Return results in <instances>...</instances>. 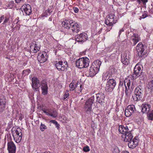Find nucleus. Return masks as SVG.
<instances>
[{
  "instance_id": "nucleus-1",
  "label": "nucleus",
  "mask_w": 153,
  "mask_h": 153,
  "mask_svg": "<svg viewBox=\"0 0 153 153\" xmlns=\"http://www.w3.org/2000/svg\"><path fill=\"white\" fill-rule=\"evenodd\" d=\"M62 25L65 28L68 29L71 33H77L80 31L79 25L72 20H65L62 22Z\"/></svg>"
},
{
  "instance_id": "nucleus-2",
  "label": "nucleus",
  "mask_w": 153,
  "mask_h": 153,
  "mask_svg": "<svg viewBox=\"0 0 153 153\" xmlns=\"http://www.w3.org/2000/svg\"><path fill=\"white\" fill-rule=\"evenodd\" d=\"M89 62V59L87 57L80 58L76 61V66L79 68H87Z\"/></svg>"
},
{
  "instance_id": "nucleus-3",
  "label": "nucleus",
  "mask_w": 153,
  "mask_h": 153,
  "mask_svg": "<svg viewBox=\"0 0 153 153\" xmlns=\"http://www.w3.org/2000/svg\"><path fill=\"white\" fill-rule=\"evenodd\" d=\"M136 49L137 52V54L142 59L144 58L147 55V53L145 51L146 47L143 45L142 42L139 43L136 47Z\"/></svg>"
},
{
  "instance_id": "nucleus-4",
  "label": "nucleus",
  "mask_w": 153,
  "mask_h": 153,
  "mask_svg": "<svg viewBox=\"0 0 153 153\" xmlns=\"http://www.w3.org/2000/svg\"><path fill=\"white\" fill-rule=\"evenodd\" d=\"M94 96H92L85 103L84 106L85 111L88 114H90L92 111V106L94 101Z\"/></svg>"
},
{
  "instance_id": "nucleus-5",
  "label": "nucleus",
  "mask_w": 153,
  "mask_h": 153,
  "mask_svg": "<svg viewBox=\"0 0 153 153\" xmlns=\"http://www.w3.org/2000/svg\"><path fill=\"white\" fill-rule=\"evenodd\" d=\"M134 92L135 96L133 97V100L135 101H138L142 98L143 89L141 86L139 85L135 88Z\"/></svg>"
},
{
  "instance_id": "nucleus-6",
  "label": "nucleus",
  "mask_w": 153,
  "mask_h": 153,
  "mask_svg": "<svg viewBox=\"0 0 153 153\" xmlns=\"http://www.w3.org/2000/svg\"><path fill=\"white\" fill-rule=\"evenodd\" d=\"M56 67L59 71H66L68 68L67 62H64L63 63L62 61H56L55 63Z\"/></svg>"
},
{
  "instance_id": "nucleus-7",
  "label": "nucleus",
  "mask_w": 153,
  "mask_h": 153,
  "mask_svg": "<svg viewBox=\"0 0 153 153\" xmlns=\"http://www.w3.org/2000/svg\"><path fill=\"white\" fill-rule=\"evenodd\" d=\"M116 84L115 80L113 79H109L107 82L105 87V90L108 92L112 91Z\"/></svg>"
},
{
  "instance_id": "nucleus-8",
  "label": "nucleus",
  "mask_w": 153,
  "mask_h": 153,
  "mask_svg": "<svg viewBox=\"0 0 153 153\" xmlns=\"http://www.w3.org/2000/svg\"><path fill=\"white\" fill-rule=\"evenodd\" d=\"M20 129L14 130L12 131V134L13 136L14 140L17 143L20 142L22 140V133Z\"/></svg>"
},
{
  "instance_id": "nucleus-9",
  "label": "nucleus",
  "mask_w": 153,
  "mask_h": 153,
  "mask_svg": "<svg viewBox=\"0 0 153 153\" xmlns=\"http://www.w3.org/2000/svg\"><path fill=\"white\" fill-rule=\"evenodd\" d=\"M88 35L85 33H82L75 36L76 41L80 44H82L88 39Z\"/></svg>"
},
{
  "instance_id": "nucleus-10",
  "label": "nucleus",
  "mask_w": 153,
  "mask_h": 153,
  "mask_svg": "<svg viewBox=\"0 0 153 153\" xmlns=\"http://www.w3.org/2000/svg\"><path fill=\"white\" fill-rule=\"evenodd\" d=\"M115 15L113 13H110L106 17L105 23L107 25L109 26H112L113 24L115 23L114 22Z\"/></svg>"
},
{
  "instance_id": "nucleus-11",
  "label": "nucleus",
  "mask_w": 153,
  "mask_h": 153,
  "mask_svg": "<svg viewBox=\"0 0 153 153\" xmlns=\"http://www.w3.org/2000/svg\"><path fill=\"white\" fill-rule=\"evenodd\" d=\"M142 73V70L140 66L136 65L134 68V72L133 74V78L134 79H136L137 77L141 76Z\"/></svg>"
},
{
  "instance_id": "nucleus-12",
  "label": "nucleus",
  "mask_w": 153,
  "mask_h": 153,
  "mask_svg": "<svg viewBox=\"0 0 153 153\" xmlns=\"http://www.w3.org/2000/svg\"><path fill=\"white\" fill-rule=\"evenodd\" d=\"M48 58V55L45 52L39 53L37 56L38 60L41 63L45 62L47 60Z\"/></svg>"
},
{
  "instance_id": "nucleus-13",
  "label": "nucleus",
  "mask_w": 153,
  "mask_h": 153,
  "mask_svg": "<svg viewBox=\"0 0 153 153\" xmlns=\"http://www.w3.org/2000/svg\"><path fill=\"white\" fill-rule=\"evenodd\" d=\"M135 110V106L133 105H128L125 111V114L126 117L130 116Z\"/></svg>"
},
{
  "instance_id": "nucleus-14",
  "label": "nucleus",
  "mask_w": 153,
  "mask_h": 153,
  "mask_svg": "<svg viewBox=\"0 0 153 153\" xmlns=\"http://www.w3.org/2000/svg\"><path fill=\"white\" fill-rule=\"evenodd\" d=\"M23 13H25L26 15H30L32 13V8L29 4H24L21 8Z\"/></svg>"
},
{
  "instance_id": "nucleus-15",
  "label": "nucleus",
  "mask_w": 153,
  "mask_h": 153,
  "mask_svg": "<svg viewBox=\"0 0 153 153\" xmlns=\"http://www.w3.org/2000/svg\"><path fill=\"white\" fill-rule=\"evenodd\" d=\"M32 86L35 91H37V89L40 86L39 80L36 77H33L32 78Z\"/></svg>"
},
{
  "instance_id": "nucleus-16",
  "label": "nucleus",
  "mask_w": 153,
  "mask_h": 153,
  "mask_svg": "<svg viewBox=\"0 0 153 153\" xmlns=\"http://www.w3.org/2000/svg\"><path fill=\"white\" fill-rule=\"evenodd\" d=\"M97 102L102 105L104 103L105 96L104 94L102 92L96 94Z\"/></svg>"
},
{
  "instance_id": "nucleus-17",
  "label": "nucleus",
  "mask_w": 153,
  "mask_h": 153,
  "mask_svg": "<svg viewBox=\"0 0 153 153\" xmlns=\"http://www.w3.org/2000/svg\"><path fill=\"white\" fill-rule=\"evenodd\" d=\"M16 146L12 141H10L7 143V149L9 153H15L16 151Z\"/></svg>"
},
{
  "instance_id": "nucleus-18",
  "label": "nucleus",
  "mask_w": 153,
  "mask_h": 153,
  "mask_svg": "<svg viewBox=\"0 0 153 153\" xmlns=\"http://www.w3.org/2000/svg\"><path fill=\"white\" fill-rule=\"evenodd\" d=\"M133 137V136L130 131L122 135L123 140L124 141L126 142H129L132 140Z\"/></svg>"
},
{
  "instance_id": "nucleus-19",
  "label": "nucleus",
  "mask_w": 153,
  "mask_h": 153,
  "mask_svg": "<svg viewBox=\"0 0 153 153\" xmlns=\"http://www.w3.org/2000/svg\"><path fill=\"white\" fill-rule=\"evenodd\" d=\"M136 138L135 137L133 139H132V140L128 142V145L130 148L133 149L136 147L138 144L139 140Z\"/></svg>"
},
{
  "instance_id": "nucleus-20",
  "label": "nucleus",
  "mask_w": 153,
  "mask_h": 153,
  "mask_svg": "<svg viewBox=\"0 0 153 153\" xmlns=\"http://www.w3.org/2000/svg\"><path fill=\"white\" fill-rule=\"evenodd\" d=\"M131 43L133 46H134L139 41L138 35L136 33H134L131 36Z\"/></svg>"
},
{
  "instance_id": "nucleus-21",
  "label": "nucleus",
  "mask_w": 153,
  "mask_h": 153,
  "mask_svg": "<svg viewBox=\"0 0 153 153\" xmlns=\"http://www.w3.org/2000/svg\"><path fill=\"white\" fill-rule=\"evenodd\" d=\"M151 105L148 103L143 104L142 105V111L143 113H148L150 111Z\"/></svg>"
},
{
  "instance_id": "nucleus-22",
  "label": "nucleus",
  "mask_w": 153,
  "mask_h": 153,
  "mask_svg": "<svg viewBox=\"0 0 153 153\" xmlns=\"http://www.w3.org/2000/svg\"><path fill=\"white\" fill-rule=\"evenodd\" d=\"M118 130L120 132L123 134V135L126 133H127V132H128L129 131H130L128 128L127 126H124L123 125H120L119 126Z\"/></svg>"
},
{
  "instance_id": "nucleus-23",
  "label": "nucleus",
  "mask_w": 153,
  "mask_h": 153,
  "mask_svg": "<svg viewBox=\"0 0 153 153\" xmlns=\"http://www.w3.org/2000/svg\"><path fill=\"white\" fill-rule=\"evenodd\" d=\"M97 68H95L91 66L89 71V76L90 77L93 76L97 74L99 71Z\"/></svg>"
},
{
  "instance_id": "nucleus-24",
  "label": "nucleus",
  "mask_w": 153,
  "mask_h": 153,
  "mask_svg": "<svg viewBox=\"0 0 153 153\" xmlns=\"http://www.w3.org/2000/svg\"><path fill=\"white\" fill-rule=\"evenodd\" d=\"M41 88L42 90V94L45 95L48 93V87L46 83H42L41 84Z\"/></svg>"
},
{
  "instance_id": "nucleus-25",
  "label": "nucleus",
  "mask_w": 153,
  "mask_h": 153,
  "mask_svg": "<svg viewBox=\"0 0 153 153\" xmlns=\"http://www.w3.org/2000/svg\"><path fill=\"white\" fill-rule=\"evenodd\" d=\"M102 63V62L99 60H97L94 61L92 64L91 66L94 68H97L100 70V67Z\"/></svg>"
},
{
  "instance_id": "nucleus-26",
  "label": "nucleus",
  "mask_w": 153,
  "mask_h": 153,
  "mask_svg": "<svg viewBox=\"0 0 153 153\" xmlns=\"http://www.w3.org/2000/svg\"><path fill=\"white\" fill-rule=\"evenodd\" d=\"M49 114L48 115L52 117L53 118H56L57 116V112L54 109H53L52 110L51 109H49Z\"/></svg>"
},
{
  "instance_id": "nucleus-27",
  "label": "nucleus",
  "mask_w": 153,
  "mask_h": 153,
  "mask_svg": "<svg viewBox=\"0 0 153 153\" xmlns=\"http://www.w3.org/2000/svg\"><path fill=\"white\" fill-rule=\"evenodd\" d=\"M52 11L53 10L51 8H48L44 11L42 16L47 17L48 16L50 15Z\"/></svg>"
},
{
  "instance_id": "nucleus-28",
  "label": "nucleus",
  "mask_w": 153,
  "mask_h": 153,
  "mask_svg": "<svg viewBox=\"0 0 153 153\" xmlns=\"http://www.w3.org/2000/svg\"><path fill=\"white\" fill-rule=\"evenodd\" d=\"M32 44H32L30 47V48H32V47H34L33 50L32 51L34 53H36L39 50L40 48L39 47L37 46V45L36 44L35 42L32 43Z\"/></svg>"
},
{
  "instance_id": "nucleus-29",
  "label": "nucleus",
  "mask_w": 153,
  "mask_h": 153,
  "mask_svg": "<svg viewBox=\"0 0 153 153\" xmlns=\"http://www.w3.org/2000/svg\"><path fill=\"white\" fill-rule=\"evenodd\" d=\"M124 85L126 90H128L130 89L131 82L130 80H127L124 81Z\"/></svg>"
},
{
  "instance_id": "nucleus-30",
  "label": "nucleus",
  "mask_w": 153,
  "mask_h": 153,
  "mask_svg": "<svg viewBox=\"0 0 153 153\" xmlns=\"http://www.w3.org/2000/svg\"><path fill=\"white\" fill-rule=\"evenodd\" d=\"M5 102H4L3 100H0V113L3 112L5 108Z\"/></svg>"
},
{
  "instance_id": "nucleus-31",
  "label": "nucleus",
  "mask_w": 153,
  "mask_h": 153,
  "mask_svg": "<svg viewBox=\"0 0 153 153\" xmlns=\"http://www.w3.org/2000/svg\"><path fill=\"white\" fill-rule=\"evenodd\" d=\"M121 61L123 64L125 65H127L129 63L128 60L127 58H125L124 55L122 56Z\"/></svg>"
},
{
  "instance_id": "nucleus-32",
  "label": "nucleus",
  "mask_w": 153,
  "mask_h": 153,
  "mask_svg": "<svg viewBox=\"0 0 153 153\" xmlns=\"http://www.w3.org/2000/svg\"><path fill=\"white\" fill-rule=\"evenodd\" d=\"M123 81H120V83L119 85L118 88L117 89L118 92L120 91L121 89L123 90Z\"/></svg>"
},
{
  "instance_id": "nucleus-33",
  "label": "nucleus",
  "mask_w": 153,
  "mask_h": 153,
  "mask_svg": "<svg viewBox=\"0 0 153 153\" xmlns=\"http://www.w3.org/2000/svg\"><path fill=\"white\" fill-rule=\"evenodd\" d=\"M147 118L149 120H153V110L149 114L147 113Z\"/></svg>"
},
{
  "instance_id": "nucleus-34",
  "label": "nucleus",
  "mask_w": 153,
  "mask_h": 153,
  "mask_svg": "<svg viewBox=\"0 0 153 153\" xmlns=\"http://www.w3.org/2000/svg\"><path fill=\"white\" fill-rule=\"evenodd\" d=\"M30 71L29 69H26L24 70L22 73V76H25L27 75H28L30 73Z\"/></svg>"
},
{
  "instance_id": "nucleus-35",
  "label": "nucleus",
  "mask_w": 153,
  "mask_h": 153,
  "mask_svg": "<svg viewBox=\"0 0 153 153\" xmlns=\"http://www.w3.org/2000/svg\"><path fill=\"white\" fill-rule=\"evenodd\" d=\"M109 76H108V73H106L105 74H104L103 75V79L104 80H109Z\"/></svg>"
},
{
  "instance_id": "nucleus-36",
  "label": "nucleus",
  "mask_w": 153,
  "mask_h": 153,
  "mask_svg": "<svg viewBox=\"0 0 153 153\" xmlns=\"http://www.w3.org/2000/svg\"><path fill=\"white\" fill-rule=\"evenodd\" d=\"M40 128L42 131H44L45 129L47 128V127L45 124H43L42 123L40 126Z\"/></svg>"
},
{
  "instance_id": "nucleus-37",
  "label": "nucleus",
  "mask_w": 153,
  "mask_h": 153,
  "mask_svg": "<svg viewBox=\"0 0 153 153\" xmlns=\"http://www.w3.org/2000/svg\"><path fill=\"white\" fill-rule=\"evenodd\" d=\"M113 153H119L120 150L117 146H115L112 150Z\"/></svg>"
},
{
  "instance_id": "nucleus-38",
  "label": "nucleus",
  "mask_w": 153,
  "mask_h": 153,
  "mask_svg": "<svg viewBox=\"0 0 153 153\" xmlns=\"http://www.w3.org/2000/svg\"><path fill=\"white\" fill-rule=\"evenodd\" d=\"M149 88H150L151 90L153 91V80L150 82L148 84Z\"/></svg>"
},
{
  "instance_id": "nucleus-39",
  "label": "nucleus",
  "mask_w": 153,
  "mask_h": 153,
  "mask_svg": "<svg viewBox=\"0 0 153 153\" xmlns=\"http://www.w3.org/2000/svg\"><path fill=\"white\" fill-rule=\"evenodd\" d=\"M74 83L72 82L70 83L69 87L70 88V91H73L75 89L74 85Z\"/></svg>"
},
{
  "instance_id": "nucleus-40",
  "label": "nucleus",
  "mask_w": 153,
  "mask_h": 153,
  "mask_svg": "<svg viewBox=\"0 0 153 153\" xmlns=\"http://www.w3.org/2000/svg\"><path fill=\"white\" fill-rule=\"evenodd\" d=\"M148 16L147 12L146 11H144V12L143 14L140 17V20L141 19H144L146 18V17Z\"/></svg>"
},
{
  "instance_id": "nucleus-41",
  "label": "nucleus",
  "mask_w": 153,
  "mask_h": 153,
  "mask_svg": "<svg viewBox=\"0 0 153 153\" xmlns=\"http://www.w3.org/2000/svg\"><path fill=\"white\" fill-rule=\"evenodd\" d=\"M69 96V94L68 93V91H67L65 92V94L63 96V99L65 100L66 98H68Z\"/></svg>"
},
{
  "instance_id": "nucleus-42",
  "label": "nucleus",
  "mask_w": 153,
  "mask_h": 153,
  "mask_svg": "<svg viewBox=\"0 0 153 153\" xmlns=\"http://www.w3.org/2000/svg\"><path fill=\"white\" fill-rule=\"evenodd\" d=\"M83 150L85 152H87L90 150V148L88 146H86L83 147Z\"/></svg>"
},
{
  "instance_id": "nucleus-43",
  "label": "nucleus",
  "mask_w": 153,
  "mask_h": 153,
  "mask_svg": "<svg viewBox=\"0 0 153 153\" xmlns=\"http://www.w3.org/2000/svg\"><path fill=\"white\" fill-rule=\"evenodd\" d=\"M137 2L140 3L141 2H142L143 4H146V3L148 2V0H137Z\"/></svg>"
},
{
  "instance_id": "nucleus-44",
  "label": "nucleus",
  "mask_w": 153,
  "mask_h": 153,
  "mask_svg": "<svg viewBox=\"0 0 153 153\" xmlns=\"http://www.w3.org/2000/svg\"><path fill=\"white\" fill-rule=\"evenodd\" d=\"M9 20V17H5V19L4 22L3 23V24L6 25V23L8 22V21Z\"/></svg>"
},
{
  "instance_id": "nucleus-45",
  "label": "nucleus",
  "mask_w": 153,
  "mask_h": 153,
  "mask_svg": "<svg viewBox=\"0 0 153 153\" xmlns=\"http://www.w3.org/2000/svg\"><path fill=\"white\" fill-rule=\"evenodd\" d=\"M49 110H46L44 108L42 109V110L43 111V112L46 114L47 115H48L49 114Z\"/></svg>"
},
{
  "instance_id": "nucleus-46",
  "label": "nucleus",
  "mask_w": 153,
  "mask_h": 153,
  "mask_svg": "<svg viewBox=\"0 0 153 153\" xmlns=\"http://www.w3.org/2000/svg\"><path fill=\"white\" fill-rule=\"evenodd\" d=\"M139 76L140 77V79L141 80H144L146 79L145 76L143 75V74H141V76Z\"/></svg>"
},
{
  "instance_id": "nucleus-47",
  "label": "nucleus",
  "mask_w": 153,
  "mask_h": 153,
  "mask_svg": "<svg viewBox=\"0 0 153 153\" xmlns=\"http://www.w3.org/2000/svg\"><path fill=\"white\" fill-rule=\"evenodd\" d=\"M73 10H74V12L75 13H77L79 11V9L77 7H74Z\"/></svg>"
},
{
  "instance_id": "nucleus-48",
  "label": "nucleus",
  "mask_w": 153,
  "mask_h": 153,
  "mask_svg": "<svg viewBox=\"0 0 153 153\" xmlns=\"http://www.w3.org/2000/svg\"><path fill=\"white\" fill-rule=\"evenodd\" d=\"M78 89L79 91H81L82 89V85L80 84L79 86V87L78 88Z\"/></svg>"
},
{
  "instance_id": "nucleus-49",
  "label": "nucleus",
  "mask_w": 153,
  "mask_h": 153,
  "mask_svg": "<svg viewBox=\"0 0 153 153\" xmlns=\"http://www.w3.org/2000/svg\"><path fill=\"white\" fill-rule=\"evenodd\" d=\"M56 126V127L57 128V129H59V125L57 123V122L56 123V124H55Z\"/></svg>"
},
{
  "instance_id": "nucleus-50",
  "label": "nucleus",
  "mask_w": 153,
  "mask_h": 153,
  "mask_svg": "<svg viewBox=\"0 0 153 153\" xmlns=\"http://www.w3.org/2000/svg\"><path fill=\"white\" fill-rule=\"evenodd\" d=\"M124 31V29L123 28H122L121 29H120L119 32V36H120V35L121 34L122 32H123Z\"/></svg>"
},
{
  "instance_id": "nucleus-51",
  "label": "nucleus",
  "mask_w": 153,
  "mask_h": 153,
  "mask_svg": "<svg viewBox=\"0 0 153 153\" xmlns=\"http://www.w3.org/2000/svg\"><path fill=\"white\" fill-rule=\"evenodd\" d=\"M80 85V84L79 83L78 84V83H76L75 85V86H74L75 89L77 88V89H78V88L79 87V85Z\"/></svg>"
},
{
  "instance_id": "nucleus-52",
  "label": "nucleus",
  "mask_w": 153,
  "mask_h": 153,
  "mask_svg": "<svg viewBox=\"0 0 153 153\" xmlns=\"http://www.w3.org/2000/svg\"><path fill=\"white\" fill-rule=\"evenodd\" d=\"M4 19V16H2L0 17V23L1 22L2 20Z\"/></svg>"
},
{
  "instance_id": "nucleus-53",
  "label": "nucleus",
  "mask_w": 153,
  "mask_h": 153,
  "mask_svg": "<svg viewBox=\"0 0 153 153\" xmlns=\"http://www.w3.org/2000/svg\"><path fill=\"white\" fill-rule=\"evenodd\" d=\"M50 123H53V124H56V123L57 121H56V120H51L50 121Z\"/></svg>"
},
{
  "instance_id": "nucleus-54",
  "label": "nucleus",
  "mask_w": 153,
  "mask_h": 153,
  "mask_svg": "<svg viewBox=\"0 0 153 153\" xmlns=\"http://www.w3.org/2000/svg\"><path fill=\"white\" fill-rule=\"evenodd\" d=\"M23 1V0H15L16 2V3H19Z\"/></svg>"
},
{
  "instance_id": "nucleus-55",
  "label": "nucleus",
  "mask_w": 153,
  "mask_h": 153,
  "mask_svg": "<svg viewBox=\"0 0 153 153\" xmlns=\"http://www.w3.org/2000/svg\"><path fill=\"white\" fill-rule=\"evenodd\" d=\"M132 85L130 86V89L132 90L134 88V86L133 85V83L132 82Z\"/></svg>"
},
{
  "instance_id": "nucleus-56",
  "label": "nucleus",
  "mask_w": 153,
  "mask_h": 153,
  "mask_svg": "<svg viewBox=\"0 0 153 153\" xmlns=\"http://www.w3.org/2000/svg\"><path fill=\"white\" fill-rule=\"evenodd\" d=\"M102 28H101L100 29V30H99L98 31V32L97 33L99 34H100V33H101V32L102 31Z\"/></svg>"
},
{
  "instance_id": "nucleus-57",
  "label": "nucleus",
  "mask_w": 153,
  "mask_h": 153,
  "mask_svg": "<svg viewBox=\"0 0 153 153\" xmlns=\"http://www.w3.org/2000/svg\"><path fill=\"white\" fill-rule=\"evenodd\" d=\"M112 29V27H111L110 28H107V31H110V30H111V29Z\"/></svg>"
},
{
  "instance_id": "nucleus-58",
  "label": "nucleus",
  "mask_w": 153,
  "mask_h": 153,
  "mask_svg": "<svg viewBox=\"0 0 153 153\" xmlns=\"http://www.w3.org/2000/svg\"><path fill=\"white\" fill-rule=\"evenodd\" d=\"M128 90H126V89L125 90V93L126 95H128V92H127Z\"/></svg>"
},
{
  "instance_id": "nucleus-59",
  "label": "nucleus",
  "mask_w": 153,
  "mask_h": 153,
  "mask_svg": "<svg viewBox=\"0 0 153 153\" xmlns=\"http://www.w3.org/2000/svg\"><path fill=\"white\" fill-rule=\"evenodd\" d=\"M52 20V18L51 17H50L48 19V20L51 21Z\"/></svg>"
},
{
  "instance_id": "nucleus-60",
  "label": "nucleus",
  "mask_w": 153,
  "mask_h": 153,
  "mask_svg": "<svg viewBox=\"0 0 153 153\" xmlns=\"http://www.w3.org/2000/svg\"><path fill=\"white\" fill-rule=\"evenodd\" d=\"M122 153H129L127 151H124Z\"/></svg>"
},
{
  "instance_id": "nucleus-61",
  "label": "nucleus",
  "mask_w": 153,
  "mask_h": 153,
  "mask_svg": "<svg viewBox=\"0 0 153 153\" xmlns=\"http://www.w3.org/2000/svg\"><path fill=\"white\" fill-rule=\"evenodd\" d=\"M41 153H48V152L47 151H45L44 152H42Z\"/></svg>"
},
{
  "instance_id": "nucleus-62",
  "label": "nucleus",
  "mask_w": 153,
  "mask_h": 153,
  "mask_svg": "<svg viewBox=\"0 0 153 153\" xmlns=\"http://www.w3.org/2000/svg\"><path fill=\"white\" fill-rule=\"evenodd\" d=\"M1 95L0 94V100H3L1 98Z\"/></svg>"
}]
</instances>
